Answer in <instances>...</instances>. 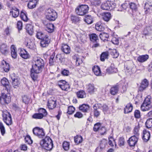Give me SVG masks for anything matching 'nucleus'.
Instances as JSON below:
<instances>
[{
  "label": "nucleus",
  "mask_w": 152,
  "mask_h": 152,
  "mask_svg": "<svg viewBox=\"0 0 152 152\" xmlns=\"http://www.w3.org/2000/svg\"><path fill=\"white\" fill-rule=\"evenodd\" d=\"M40 144L42 148L47 151H50L53 147L52 141L49 137H46L41 140Z\"/></svg>",
  "instance_id": "f257e3e1"
},
{
  "label": "nucleus",
  "mask_w": 152,
  "mask_h": 152,
  "mask_svg": "<svg viewBox=\"0 0 152 152\" xmlns=\"http://www.w3.org/2000/svg\"><path fill=\"white\" fill-rule=\"evenodd\" d=\"M45 15L46 18L50 21H54L57 18V14L54 10L49 8L46 11Z\"/></svg>",
  "instance_id": "f03ea898"
},
{
  "label": "nucleus",
  "mask_w": 152,
  "mask_h": 152,
  "mask_svg": "<svg viewBox=\"0 0 152 152\" xmlns=\"http://www.w3.org/2000/svg\"><path fill=\"white\" fill-rule=\"evenodd\" d=\"M88 6L86 5H82L77 7L75 9L76 13L79 15L83 16L87 13L88 11Z\"/></svg>",
  "instance_id": "7ed1b4c3"
},
{
  "label": "nucleus",
  "mask_w": 152,
  "mask_h": 152,
  "mask_svg": "<svg viewBox=\"0 0 152 152\" xmlns=\"http://www.w3.org/2000/svg\"><path fill=\"white\" fill-rule=\"evenodd\" d=\"M4 91V92L2 93L1 96L0 97V101L3 100L5 103L8 104L11 101V97L9 94L10 91L8 88H6Z\"/></svg>",
  "instance_id": "20e7f679"
},
{
  "label": "nucleus",
  "mask_w": 152,
  "mask_h": 152,
  "mask_svg": "<svg viewBox=\"0 0 152 152\" xmlns=\"http://www.w3.org/2000/svg\"><path fill=\"white\" fill-rule=\"evenodd\" d=\"M2 119L7 125H10L12 124V121L10 114L7 111H3L2 114Z\"/></svg>",
  "instance_id": "39448f33"
},
{
  "label": "nucleus",
  "mask_w": 152,
  "mask_h": 152,
  "mask_svg": "<svg viewBox=\"0 0 152 152\" xmlns=\"http://www.w3.org/2000/svg\"><path fill=\"white\" fill-rule=\"evenodd\" d=\"M151 102L150 99L148 98H146L144 102L142 105L141 109L142 111H146L148 110L150 108L152 107L151 105Z\"/></svg>",
  "instance_id": "423d86ee"
},
{
  "label": "nucleus",
  "mask_w": 152,
  "mask_h": 152,
  "mask_svg": "<svg viewBox=\"0 0 152 152\" xmlns=\"http://www.w3.org/2000/svg\"><path fill=\"white\" fill-rule=\"evenodd\" d=\"M58 85L63 90L68 91L70 89V86L68 83L64 80H60L58 81Z\"/></svg>",
  "instance_id": "0eeeda50"
},
{
  "label": "nucleus",
  "mask_w": 152,
  "mask_h": 152,
  "mask_svg": "<svg viewBox=\"0 0 152 152\" xmlns=\"http://www.w3.org/2000/svg\"><path fill=\"white\" fill-rule=\"evenodd\" d=\"M33 132L35 135L39 138H43L45 136V133L42 128H40L38 127H35L33 129Z\"/></svg>",
  "instance_id": "6e6552de"
},
{
  "label": "nucleus",
  "mask_w": 152,
  "mask_h": 152,
  "mask_svg": "<svg viewBox=\"0 0 152 152\" xmlns=\"http://www.w3.org/2000/svg\"><path fill=\"white\" fill-rule=\"evenodd\" d=\"M102 104L100 103H96L93 106L94 108V117H98L100 115L101 110L102 108Z\"/></svg>",
  "instance_id": "1a4fd4ad"
},
{
  "label": "nucleus",
  "mask_w": 152,
  "mask_h": 152,
  "mask_svg": "<svg viewBox=\"0 0 152 152\" xmlns=\"http://www.w3.org/2000/svg\"><path fill=\"white\" fill-rule=\"evenodd\" d=\"M101 125L100 123H97L95 124L94 127V131H99L101 135H104L106 132V130L104 127H100Z\"/></svg>",
  "instance_id": "9d476101"
},
{
  "label": "nucleus",
  "mask_w": 152,
  "mask_h": 152,
  "mask_svg": "<svg viewBox=\"0 0 152 152\" xmlns=\"http://www.w3.org/2000/svg\"><path fill=\"white\" fill-rule=\"evenodd\" d=\"M139 137L135 135L131 137L128 140L129 145L130 147L134 146L137 142Z\"/></svg>",
  "instance_id": "9b49d317"
},
{
  "label": "nucleus",
  "mask_w": 152,
  "mask_h": 152,
  "mask_svg": "<svg viewBox=\"0 0 152 152\" xmlns=\"http://www.w3.org/2000/svg\"><path fill=\"white\" fill-rule=\"evenodd\" d=\"M56 99L53 97L49 99L48 101L47 106L49 109H53L56 106Z\"/></svg>",
  "instance_id": "f8f14e48"
},
{
  "label": "nucleus",
  "mask_w": 152,
  "mask_h": 152,
  "mask_svg": "<svg viewBox=\"0 0 152 152\" xmlns=\"http://www.w3.org/2000/svg\"><path fill=\"white\" fill-rule=\"evenodd\" d=\"M18 51L20 56L23 58L26 59L29 58V54L25 49L19 48L18 49Z\"/></svg>",
  "instance_id": "ddd939ff"
},
{
  "label": "nucleus",
  "mask_w": 152,
  "mask_h": 152,
  "mask_svg": "<svg viewBox=\"0 0 152 152\" xmlns=\"http://www.w3.org/2000/svg\"><path fill=\"white\" fill-rule=\"evenodd\" d=\"M48 37L49 36H48L41 39L40 45L41 47H45L48 45L50 41Z\"/></svg>",
  "instance_id": "4468645a"
},
{
  "label": "nucleus",
  "mask_w": 152,
  "mask_h": 152,
  "mask_svg": "<svg viewBox=\"0 0 152 152\" xmlns=\"http://www.w3.org/2000/svg\"><path fill=\"white\" fill-rule=\"evenodd\" d=\"M44 67L33 64L32 66V68L31 69V72H35V73H39L42 71V69Z\"/></svg>",
  "instance_id": "2eb2a0df"
},
{
  "label": "nucleus",
  "mask_w": 152,
  "mask_h": 152,
  "mask_svg": "<svg viewBox=\"0 0 152 152\" xmlns=\"http://www.w3.org/2000/svg\"><path fill=\"white\" fill-rule=\"evenodd\" d=\"M148 85V80L145 79L142 82L140 86L139 87V90L140 91H142L147 88Z\"/></svg>",
  "instance_id": "dca6fc26"
},
{
  "label": "nucleus",
  "mask_w": 152,
  "mask_h": 152,
  "mask_svg": "<svg viewBox=\"0 0 152 152\" xmlns=\"http://www.w3.org/2000/svg\"><path fill=\"white\" fill-rule=\"evenodd\" d=\"M111 18V14L109 12H104L102 14V19L106 22L109 21Z\"/></svg>",
  "instance_id": "f3484780"
},
{
  "label": "nucleus",
  "mask_w": 152,
  "mask_h": 152,
  "mask_svg": "<svg viewBox=\"0 0 152 152\" xmlns=\"http://www.w3.org/2000/svg\"><path fill=\"white\" fill-rule=\"evenodd\" d=\"M10 12L13 17L16 18L18 17L19 14V10L18 9L15 7H13L10 11Z\"/></svg>",
  "instance_id": "a211bd4d"
},
{
  "label": "nucleus",
  "mask_w": 152,
  "mask_h": 152,
  "mask_svg": "<svg viewBox=\"0 0 152 152\" xmlns=\"http://www.w3.org/2000/svg\"><path fill=\"white\" fill-rule=\"evenodd\" d=\"M94 18L91 15H87L84 18V20L88 24H91L93 22Z\"/></svg>",
  "instance_id": "6ab92c4d"
},
{
  "label": "nucleus",
  "mask_w": 152,
  "mask_h": 152,
  "mask_svg": "<svg viewBox=\"0 0 152 152\" xmlns=\"http://www.w3.org/2000/svg\"><path fill=\"white\" fill-rule=\"evenodd\" d=\"M144 9L146 13L151 12L152 11V4L150 2L146 3L145 4Z\"/></svg>",
  "instance_id": "aec40b11"
},
{
  "label": "nucleus",
  "mask_w": 152,
  "mask_h": 152,
  "mask_svg": "<svg viewBox=\"0 0 152 152\" xmlns=\"http://www.w3.org/2000/svg\"><path fill=\"white\" fill-rule=\"evenodd\" d=\"M38 2V0H30L28 4V7L29 9H33L35 7Z\"/></svg>",
  "instance_id": "412c9836"
},
{
  "label": "nucleus",
  "mask_w": 152,
  "mask_h": 152,
  "mask_svg": "<svg viewBox=\"0 0 152 152\" xmlns=\"http://www.w3.org/2000/svg\"><path fill=\"white\" fill-rule=\"evenodd\" d=\"M150 134L149 132L146 130H143V136L142 137L143 140L145 142H147L150 139Z\"/></svg>",
  "instance_id": "4be33fe9"
},
{
  "label": "nucleus",
  "mask_w": 152,
  "mask_h": 152,
  "mask_svg": "<svg viewBox=\"0 0 152 152\" xmlns=\"http://www.w3.org/2000/svg\"><path fill=\"white\" fill-rule=\"evenodd\" d=\"M62 51L66 54H69L70 52V48L69 46L66 44H62L61 48Z\"/></svg>",
  "instance_id": "5701e85b"
},
{
  "label": "nucleus",
  "mask_w": 152,
  "mask_h": 152,
  "mask_svg": "<svg viewBox=\"0 0 152 152\" xmlns=\"http://www.w3.org/2000/svg\"><path fill=\"white\" fill-rule=\"evenodd\" d=\"M1 67L6 72H8L10 69L9 64L4 60L2 61Z\"/></svg>",
  "instance_id": "b1692460"
},
{
  "label": "nucleus",
  "mask_w": 152,
  "mask_h": 152,
  "mask_svg": "<svg viewBox=\"0 0 152 152\" xmlns=\"http://www.w3.org/2000/svg\"><path fill=\"white\" fill-rule=\"evenodd\" d=\"M149 56L147 55H142L139 56L137 58V60L140 62H143L146 61L148 58Z\"/></svg>",
  "instance_id": "393cba45"
},
{
  "label": "nucleus",
  "mask_w": 152,
  "mask_h": 152,
  "mask_svg": "<svg viewBox=\"0 0 152 152\" xmlns=\"http://www.w3.org/2000/svg\"><path fill=\"white\" fill-rule=\"evenodd\" d=\"M27 42L26 45V46L28 48L31 49H33L35 48V45L34 43L31 41L28 38H27L26 39V42Z\"/></svg>",
  "instance_id": "a878e982"
},
{
  "label": "nucleus",
  "mask_w": 152,
  "mask_h": 152,
  "mask_svg": "<svg viewBox=\"0 0 152 152\" xmlns=\"http://www.w3.org/2000/svg\"><path fill=\"white\" fill-rule=\"evenodd\" d=\"M119 87L118 85H116L112 87L110 90V94L113 95H114L116 94L119 90Z\"/></svg>",
  "instance_id": "bb28decb"
},
{
  "label": "nucleus",
  "mask_w": 152,
  "mask_h": 152,
  "mask_svg": "<svg viewBox=\"0 0 152 152\" xmlns=\"http://www.w3.org/2000/svg\"><path fill=\"white\" fill-rule=\"evenodd\" d=\"M33 28V26L30 24H27L26 26V31L30 35H32L34 33V31Z\"/></svg>",
  "instance_id": "cd10ccee"
},
{
  "label": "nucleus",
  "mask_w": 152,
  "mask_h": 152,
  "mask_svg": "<svg viewBox=\"0 0 152 152\" xmlns=\"http://www.w3.org/2000/svg\"><path fill=\"white\" fill-rule=\"evenodd\" d=\"M129 2H125L120 6L118 10L119 11H124L126 10L129 6Z\"/></svg>",
  "instance_id": "c85d7f7f"
},
{
  "label": "nucleus",
  "mask_w": 152,
  "mask_h": 152,
  "mask_svg": "<svg viewBox=\"0 0 152 152\" xmlns=\"http://www.w3.org/2000/svg\"><path fill=\"white\" fill-rule=\"evenodd\" d=\"M110 1H107L104 2L102 4L101 6V8L103 10H110Z\"/></svg>",
  "instance_id": "c756f323"
},
{
  "label": "nucleus",
  "mask_w": 152,
  "mask_h": 152,
  "mask_svg": "<svg viewBox=\"0 0 152 152\" xmlns=\"http://www.w3.org/2000/svg\"><path fill=\"white\" fill-rule=\"evenodd\" d=\"M34 64L38 66H40L42 67H44V62L43 60L40 58H37L35 61Z\"/></svg>",
  "instance_id": "7c9ffc66"
},
{
  "label": "nucleus",
  "mask_w": 152,
  "mask_h": 152,
  "mask_svg": "<svg viewBox=\"0 0 152 152\" xmlns=\"http://www.w3.org/2000/svg\"><path fill=\"white\" fill-rule=\"evenodd\" d=\"M117 71V69L115 68L113 65H112L110 67L107 69V72L109 74L116 73Z\"/></svg>",
  "instance_id": "2f4dec72"
},
{
  "label": "nucleus",
  "mask_w": 152,
  "mask_h": 152,
  "mask_svg": "<svg viewBox=\"0 0 152 152\" xmlns=\"http://www.w3.org/2000/svg\"><path fill=\"white\" fill-rule=\"evenodd\" d=\"M92 70L94 74L97 76H99L101 74L99 67L98 66H94L92 68Z\"/></svg>",
  "instance_id": "473e14b6"
},
{
  "label": "nucleus",
  "mask_w": 152,
  "mask_h": 152,
  "mask_svg": "<svg viewBox=\"0 0 152 152\" xmlns=\"http://www.w3.org/2000/svg\"><path fill=\"white\" fill-rule=\"evenodd\" d=\"M95 26L96 29L98 31H101L104 30V28L102 26L101 22L96 23Z\"/></svg>",
  "instance_id": "72a5a7b5"
},
{
  "label": "nucleus",
  "mask_w": 152,
  "mask_h": 152,
  "mask_svg": "<svg viewBox=\"0 0 152 152\" xmlns=\"http://www.w3.org/2000/svg\"><path fill=\"white\" fill-rule=\"evenodd\" d=\"M132 110V106L131 104H129L125 107L124 109V113H128L131 112Z\"/></svg>",
  "instance_id": "f704fd0d"
},
{
  "label": "nucleus",
  "mask_w": 152,
  "mask_h": 152,
  "mask_svg": "<svg viewBox=\"0 0 152 152\" xmlns=\"http://www.w3.org/2000/svg\"><path fill=\"white\" fill-rule=\"evenodd\" d=\"M11 54L12 57L15 58L17 57V53L16 51V48L14 45H12L11 47Z\"/></svg>",
  "instance_id": "c9c22d12"
},
{
  "label": "nucleus",
  "mask_w": 152,
  "mask_h": 152,
  "mask_svg": "<svg viewBox=\"0 0 152 152\" xmlns=\"http://www.w3.org/2000/svg\"><path fill=\"white\" fill-rule=\"evenodd\" d=\"M54 25L52 24H48L45 27V30L48 33L52 32L53 31Z\"/></svg>",
  "instance_id": "e433bc0d"
},
{
  "label": "nucleus",
  "mask_w": 152,
  "mask_h": 152,
  "mask_svg": "<svg viewBox=\"0 0 152 152\" xmlns=\"http://www.w3.org/2000/svg\"><path fill=\"white\" fill-rule=\"evenodd\" d=\"M20 83L19 79L18 78H14L12 80V85L15 88H16L18 87Z\"/></svg>",
  "instance_id": "4c0bfd02"
},
{
  "label": "nucleus",
  "mask_w": 152,
  "mask_h": 152,
  "mask_svg": "<svg viewBox=\"0 0 152 152\" xmlns=\"http://www.w3.org/2000/svg\"><path fill=\"white\" fill-rule=\"evenodd\" d=\"M79 109L84 112H87L89 110V106L86 104H83L79 107Z\"/></svg>",
  "instance_id": "58836bf2"
},
{
  "label": "nucleus",
  "mask_w": 152,
  "mask_h": 152,
  "mask_svg": "<svg viewBox=\"0 0 152 152\" xmlns=\"http://www.w3.org/2000/svg\"><path fill=\"white\" fill-rule=\"evenodd\" d=\"M0 51L2 54H5L7 52V47L5 44H2L0 47Z\"/></svg>",
  "instance_id": "ea45409f"
},
{
  "label": "nucleus",
  "mask_w": 152,
  "mask_h": 152,
  "mask_svg": "<svg viewBox=\"0 0 152 152\" xmlns=\"http://www.w3.org/2000/svg\"><path fill=\"white\" fill-rule=\"evenodd\" d=\"M48 36V35H46L42 32L41 31H39L37 32L36 34V36L37 38L38 39H41Z\"/></svg>",
  "instance_id": "a19ab883"
},
{
  "label": "nucleus",
  "mask_w": 152,
  "mask_h": 152,
  "mask_svg": "<svg viewBox=\"0 0 152 152\" xmlns=\"http://www.w3.org/2000/svg\"><path fill=\"white\" fill-rule=\"evenodd\" d=\"M1 83L3 86L8 88V87H9V82L8 80L6 78L4 77L1 80Z\"/></svg>",
  "instance_id": "79ce46f5"
},
{
  "label": "nucleus",
  "mask_w": 152,
  "mask_h": 152,
  "mask_svg": "<svg viewBox=\"0 0 152 152\" xmlns=\"http://www.w3.org/2000/svg\"><path fill=\"white\" fill-rule=\"evenodd\" d=\"M77 95L78 98H83L86 97V95L83 91H80L76 93Z\"/></svg>",
  "instance_id": "37998d69"
},
{
  "label": "nucleus",
  "mask_w": 152,
  "mask_h": 152,
  "mask_svg": "<svg viewBox=\"0 0 152 152\" xmlns=\"http://www.w3.org/2000/svg\"><path fill=\"white\" fill-rule=\"evenodd\" d=\"M74 140L75 143L77 144H78L82 142L83 138L81 136L77 135L75 137Z\"/></svg>",
  "instance_id": "c03bdc74"
},
{
  "label": "nucleus",
  "mask_w": 152,
  "mask_h": 152,
  "mask_svg": "<svg viewBox=\"0 0 152 152\" xmlns=\"http://www.w3.org/2000/svg\"><path fill=\"white\" fill-rule=\"evenodd\" d=\"M89 37L91 41L93 42H97V41L98 40V37L96 34H91L90 35Z\"/></svg>",
  "instance_id": "a18cd8bd"
},
{
  "label": "nucleus",
  "mask_w": 152,
  "mask_h": 152,
  "mask_svg": "<svg viewBox=\"0 0 152 152\" xmlns=\"http://www.w3.org/2000/svg\"><path fill=\"white\" fill-rule=\"evenodd\" d=\"M96 90L93 84H90L88 85L87 90L90 93H92Z\"/></svg>",
  "instance_id": "49530a36"
},
{
  "label": "nucleus",
  "mask_w": 152,
  "mask_h": 152,
  "mask_svg": "<svg viewBox=\"0 0 152 152\" xmlns=\"http://www.w3.org/2000/svg\"><path fill=\"white\" fill-rule=\"evenodd\" d=\"M109 37V34L106 33H101L99 34V37L103 41L106 40V39L108 38Z\"/></svg>",
  "instance_id": "de8ad7c7"
},
{
  "label": "nucleus",
  "mask_w": 152,
  "mask_h": 152,
  "mask_svg": "<svg viewBox=\"0 0 152 152\" xmlns=\"http://www.w3.org/2000/svg\"><path fill=\"white\" fill-rule=\"evenodd\" d=\"M44 117L43 115L39 113H34L32 116V118L35 119H41Z\"/></svg>",
  "instance_id": "09e8293b"
},
{
  "label": "nucleus",
  "mask_w": 152,
  "mask_h": 152,
  "mask_svg": "<svg viewBox=\"0 0 152 152\" xmlns=\"http://www.w3.org/2000/svg\"><path fill=\"white\" fill-rule=\"evenodd\" d=\"M56 58L57 60H59L60 62H62L65 59L64 54H58L56 56Z\"/></svg>",
  "instance_id": "8fccbe9b"
},
{
  "label": "nucleus",
  "mask_w": 152,
  "mask_h": 152,
  "mask_svg": "<svg viewBox=\"0 0 152 152\" xmlns=\"http://www.w3.org/2000/svg\"><path fill=\"white\" fill-rule=\"evenodd\" d=\"M107 143V141L105 139H103L100 142V148L101 149L104 148L106 146Z\"/></svg>",
  "instance_id": "3c124183"
},
{
  "label": "nucleus",
  "mask_w": 152,
  "mask_h": 152,
  "mask_svg": "<svg viewBox=\"0 0 152 152\" xmlns=\"http://www.w3.org/2000/svg\"><path fill=\"white\" fill-rule=\"evenodd\" d=\"M108 56V52H106L103 53L100 56V59L101 61H104L105 59L107 58Z\"/></svg>",
  "instance_id": "603ef678"
},
{
  "label": "nucleus",
  "mask_w": 152,
  "mask_h": 152,
  "mask_svg": "<svg viewBox=\"0 0 152 152\" xmlns=\"http://www.w3.org/2000/svg\"><path fill=\"white\" fill-rule=\"evenodd\" d=\"M109 139L108 144L110 146L113 147L114 144H115V146H116V144L115 143V140L113 137L111 136L109 137Z\"/></svg>",
  "instance_id": "864d4df0"
},
{
  "label": "nucleus",
  "mask_w": 152,
  "mask_h": 152,
  "mask_svg": "<svg viewBox=\"0 0 152 152\" xmlns=\"http://www.w3.org/2000/svg\"><path fill=\"white\" fill-rule=\"evenodd\" d=\"M145 125L147 128H150L152 127V118H151L148 119Z\"/></svg>",
  "instance_id": "5fc2aeb1"
},
{
  "label": "nucleus",
  "mask_w": 152,
  "mask_h": 152,
  "mask_svg": "<svg viewBox=\"0 0 152 152\" xmlns=\"http://www.w3.org/2000/svg\"><path fill=\"white\" fill-rule=\"evenodd\" d=\"M0 130L1 134L3 136L5 133V130L4 124L1 122H0Z\"/></svg>",
  "instance_id": "6e6d98bb"
},
{
  "label": "nucleus",
  "mask_w": 152,
  "mask_h": 152,
  "mask_svg": "<svg viewBox=\"0 0 152 152\" xmlns=\"http://www.w3.org/2000/svg\"><path fill=\"white\" fill-rule=\"evenodd\" d=\"M37 73H35V72H33L31 71V77L32 80L35 82L37 80Z\"/></svg>",
  "instance_id": "4d7b16f0"
},
{
  "label": "nucleus",
  "mask_w": 152,
  "mask_h": 152,
  "mask_svg": "<svg viewBox=\"0 0 152 152\" xmlns=\"http://www.w3.org/2000/svg\"><path fill=\"white\" fill-rule=\"evenodd\" d=\"M38 112L39 113L43 115L44 117L47 114V113L45 110L43 108H40L38 110Z\"/></svg>",
  "instance_id": "13d9d810"
},
{
  "label": "nucleus",
  "mask_w": 152,
  "mask_h": 152,
  "mask_svg": "<svg viewBox=\"0 0 152 152\" xmlns=\"http://www.w3.org/2000/svg\"><path fill=\"white\" fill-rule=\"evenodd\" d=\"M75 110V108L72 106H70L68 107L67 113L69 114H72L74 112Z\"/></svg>",
  "instance_id": "bf43d9fd"
},
{
  "label": "nucleus",
  "mask_w": 152,
  "mask_h": 152,
  "mask_svg": "<svg viewBox=\"0 0 152 152\" xmlns=\"http://www.w3.org/2000/svg\"><path fill=\"white\" fill-rule=\"evenodd\" d=\"M130 8L132 10L136 11L137 9V7L136 4L133 2H131L129 3V5Z\"/></svg>",
  "instance_id": "052dcab7"
},
{
  "label": "nucleus",
  "mask_w": 152,
  "mask_h": 152,
  "mask_svg": "<svg viewBox=\"0 0 152 152\" xmlns=\"http://www.w3.org/2000/svg\"><path fill=\"white\" fill-rule=\"evenodd\" d=\"M139 127V125L136 126L134 128V135H135L136 136L138 137L139 135V133L138 132Z\"/></svg>",
  "instance_id": "680f3d73"
},
{
  "label": "nucleus",
  "mask_w": 152,
  "mask_h": 152,
  "mask_svg": "<svg viewBox=\"0 0 152 152\" xmlns=\"http://www.w3.org/2000/svg\"><path fill=\"white\" fill-rule=\"evenodd\" d=\"M71 19L73 23H76L80 20V19L78 17L75 16H71Z\"/></svg>",
  "instance_id": "e2e57ef3"
},
{
  "label": "nucleus",
  "mask_w": 152,
  "mask_h": 152,
  "mask_svg": "<svg viewBox=\"0 0 152 152\" xmlns=\"http://www.w3.org/2000/svg\"><path fill=\"white\" fill-rule=\"evenodd\" d=\"M22 100L23 103L25 104H27L29 101L30 98L27 96H24L22 97Z\"/></svg>",
  "instance_id": "0e129e2a"
},
{
  "label": "nucleus",
  "mask_w": 152,
  "mask_h": 152,
  "mask_svg": "<svg viewBox=\"0 0 152 152\" xmlns=\"http://www.w3.org/2000/svg\"><path fill=\"white\" fill-rule=\"evenodd\" d=\"M63 147L66 151H67L69 149V144L67 142H64L63 144Z\"/></svg>",
  "instance_id": "69168bd1"
},
{
  "label": "nucleus",
  "mask_w": 152,
  "mask_h": 152,
  "mask_svg": "<svg viewBox=\"0 0 152 152\" xmlns=\"http://www.w3.org/2000/svg\"><path fill=\"white\" fill-rule=\"evenodd\" d=\"M25 140L26 142L29 144H31L32 142V141L29 136H27L25 138Z\"/></svg>",
  "instance_id": "338daca9"
},
{
  "label": "nucleus",
  "mask_w": 152,
  "mask_h": 152,
  "mask_svg": "<svg viewBox=\"0 0 152 152\" xmlns=\"http://www.w3.org/2000/svg\"><path fill=\"white\" fill-rule=\"evenodd\" d=\"M21 18L24 21H27L28 20L27 17L26 15L24 13L21 12L20 14Z\"/></svg>",
  "instance_id": "774afa93"
}]
</instances>
